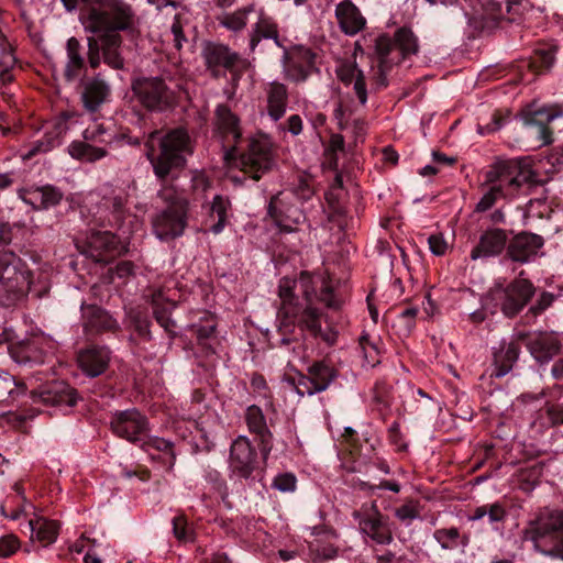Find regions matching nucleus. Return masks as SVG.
<instances>
[{
    "label": "nucleus",
    "instance_id": "obj_1",
    "mask_svg": "<svg viewBox=\"0 0 563 563\" xmlns=\"http://www.w3.org/2000/svg\"><path fill=\"white\" fill-rule=\"evenodd\" d=\"M146 157L152 165L153 173L161 181L158 198L165 202L166 208H176V205L188 208V201L179 195L174 181L186 167L187 158L194 153V143L184 128L170 129L167 132L155 130L145 141Z\"/></svg>",
    "mask_w": 563,
    "mask_h": 563
},
{
    "label": "nucleus",
    "instance_id": "obj_2",
    "mask_svg": "<svg viewBox=\"0 0 563 563\" xmlns=\"http://www.w3.org/2000/svg\"><path fill=\"white\" fill-rule=\"evenodd\" d=\"M86 32L98 35L103 62L114 69L124 67L120 47V31H129L134 26V13L130 5L121 1H112L106 7L91 8L81 15Z\"/></svg>",
    "mask_w": 563,
    "mask_h": 563
},
{
    "label": "nucleus",
    "instance_id": "obj_3",
    "mask_svg": "<svg viewBox=\"0 0 563 563\" xmlns=\"http://www.w3.org/2000/svg\"><path fill=\"white\" fill-rule=\"evenodd\" d=\"M10 229L0 223V307L11 308L21 302L30 291L31 272L8 245Z\"/></svg>",
    "mask_w": 563,
    "mask_h": 563
},
{
    "label": "nucleus",
    "instance_id": "obj_4",
    "mask_svg": "<svg viewBox=\"0 0 563 563\" xmlns=\"http://www.w3.org/2000/svg\"><path fill=\"white\" fill-rule=\"evenodd\" d=\"M523 541L543 556L563 560V510L544 508L526 523Z\"/></svg>",
    "mask_w": 563,
    "mask_h": 563
},
{
    "label": "nucleus",
    "instance_id": "obj_5",
    "mask_svg": "<svg viewBox=\"0 0 563 563\" xmlns=\"http://www.w3.org/2000/svg\"><path fill=\"white\" fill-rule=\"evenodd\" d=\"M418 38L411 29L402 26L394 36L383 34L376 38L375 51L378 56V69L374 76L377 89L388 86L387 73L393 66L400 64L407 57L418 53Z\"/></svg>",
    "mask_w": 563,
    "mask_h": 563
},
{
    "label": "nucleus",
    "instance_id": "obj_6",
    "mask_svg": "<svg viewBox=\"0 0 563 563\" xmlns=\"http://www.w3.org/2000/svg\"><path fill=\"white\" fill-rule=\"evenodd\" d=\"M533 174L525 170L516 159H496L485 173L483 186L500 188L504 199H511L521 194L532 183Z\"/></svg>",
    "mask_w": 563,
    "mask_h": 563
},
{
    "label": "nucleus",
    "instance_id": "obj_7",
    "mask_svg": "<svg viewBox=\"0 0 563 563\" xmlns=\"http://www.w3.org/2000/svg\"><path fill=\"white\" fill-rule=\"evenodd\" d=\"M238 165L253 180H260L277 168V153L271 140L265 135L250 137L239 155Z\"/></svg>",
    "mask_w": 563,
    "mask_h": 563
},
{
    "label": "nucleus",
    "instance_id": "obj_8",
    "mask_svg": "<svg viewBox=\"0 0 563 563\" xmlns=\"http://www.w3.org/2000/svg\"><path fill=\"white\" fill-rule=\"evenodd\" d=\"M200 54L206 69L213 78L225 76L227 71L233 78H240L251 67V62L247 58L242 57L223 43L206 41L201 45Z\"/></svg>",
    "mask_w": 563,
    "mask_h": 563
},
{
    "label": "nucleus",
    "instance_id": "obj_9",
    "mask_svg": "<svg viewBox=\"0 0 563 563\" xmlns=\"http://www.w3.org/2000/svg\"><path fill=\"white\" fill-rule=\"evenodd\" d=\"M322 313L311 303H301L296 308L291 316L284 317L279 321L278 329L283 334L292 333L298 327L301 331H307L313 338H320L322 341L332 345L336 342L338 332L331 328L322 330Z\"/></svg>",
    "mask_w": 563,
    "mask_h": 563
},
{
    "label": "nucleus",
    "instance_id": "obj_10",
    "mask_svg": "<svg viewBox=\"0 0 563 563\" xmlns=\"http://www.w3.org/2000/svg\"><path fill=\"white\" fill-rule=\"evenodd\" d=\"M131 88L137 101L148 111H165L175 101L174 91L159 76L137 77L133 79Z\"/></svg>",
    "mask_w": 563,
    "mask_h": 563
},
{
    "label": "nucleus",
    "instance_id": "obj_11",
    "mask_svg": "<svg viewBox=\"0 0 563 563\" xmlns=\"http://www.w3.org/2000/svg\"><path fill=\"white\" fill-rule=\"evenodd\" d=\"M536 288L526 278H516L507 286H497L490 290V298L504 316L514 318L533 297Z\"/></svg>",
    "mask_w": 563,
    "mask_h": 563
},
{
    "label": "nucleus",
    "instance_id": "obj_12",
    "mask_svg": "<svg viewBox=\"0 0 563 563\" xmlns=\"http://www.w3.org/2000/svg\"><path fill=\"white\" fill-rule=\"evenodd\" d=\"M77 247L82 254L97 263H109L123 251L117 235L110 231L96 230L89 231L81 244H77Z\"/></svg>",
    "mask_w": 563,
    "mask_h": 563
},
{
    "label": "nucleus",
    "instance_id": "obj_13",
    "mask_svg": "<svg viewBox=\"0 0 563 563\" xmlns=\"http://www.w3.org/2000/svg\"><path fill=\"white\" fill-rule=\"evenodd\" d=\"M110 426L115 435L134 444H140L150 432L147 417L135 408L117 411L111 418Z\"/></svg>",
    "mask_w": 563,
    "mask_h": 563
},
{
    "label": "nucleus",
    "instance_id": "obj_14",
    "mask_svg": "<svg viewBox=\"0 0 563 563\" xmlns=\"http://www.w3.org/2000/svg\"><path fill=\"white\" fill-rule=\"evenodd\" d=\"M188 208H164L152 219L153 233L161 241H169L184 234L187 227Z\"/></svg>",
    "mask_w": 563,
    "mask_h": 563
},
{
    "label": "nucleus",
    "instance_id": "obj_15",
    "mask_svg": "<svg viewBox=\"0 0 563 563\" xmlns=\"http://www.w3.org/2000/svg\"><path fill=\"white\" fill-rule=\"evenodd\" d=\"M229 467L233 474L250 478L258 467L257 452L250 439L239 435L230 446Z\"/></svg>",
    "mask_w": 563,
    "mask_h": 563
},
{
    "label": "nucleus",
    "instance_id": "obj_16",
    "mask_svg": "<svg viewBox=\"0 0 563 563\" xmlns=\"http://www.w3.org/2000/svg\"><path fill=\"white\" fill-rule=\"evenodd\" d=\"M268 214L275 224L285 232H294L305 221L302 210L292 203L291 195L279 192L272 197L268 205Z\"/></svg>",
    "mask_w": 563,
    "mask_h": 563
},
{
    "label": "nucleus",
    "instance_id": "obj_17",
    "mask_svg": "<svg viewBox=\"0 0 563 563\" xmlns=\"http://www.w3.org/2000/svg\"><path fill=\"white\" fill-rule=\"evenodd\" d=\"M80 87L82 106L89 112L98 111L111 96V85L102 74L82 79Z\"/></svg>",
    "mask_w": 563,
    "mask_h": 563
},
{
    "label": "nucleus",
    "instance_id": "obj_18",
    "mask_svg": "<svg viewBox=\"0 0 563 563\" xmlns=\"http://www.w3.org/2000/svg\"><path fill=\"white\" fill-rule=\"evenodd\" d=\"M518 339L525 341L530 354L539 363L549 362L561 350V342L552 332L519 333Z\"/></svg>",
    "mask_w": 563,
    "mask_h": 563
},
{
    "label": "nucleus",
    "instance_id": "obj_19",
    "mask_svg": "<svg viewBox=\"0 0 563 563\" xmlns=\"http://www.w3.org/2000/svg\"><path fill=\"white\" fill-rule=\"evenodd\" d=\"M82 137L88 142L104 146L106 148L117 146L123 142L133 145L140 144L137 139L132 140V137L125 133H119L111 122L95 121L85 129Z\"/></svg>",
    "mask_w": 563,
    "mask_h": 563
},
{
    "label": "nucleus",
    "instance_id": "obj_20",
    "mask_svg": "<svg viewBox=\"0 0 563 563\" xmlns=\"http://www.w3.org/2000/svg\"><path fill=\"white\" fill-rule=\"evenodd\" d=\"M358 526L362 533L378 544H389L394 540L388 518L379 512L376 503L372 504V512L360 518Z\"/></svg>",
    "mask_w": 563,
    "mask_h": 563
},
{
    "label": "nucleus",
    "instance_id": "obj_21",
    "mask_svg": "<svg viewBox=\"0 0 563 563\" xmlns=\"http://www.w3.org/2000/svg\"><path fill=\"white\" fill-rule=\"evenodd\" d=\"M507 241L508 236L504 229H488L479 235L477 244L470 253V257L472 261H477L498 256L505 250Z\"/></svg>",
    "mask_w": 563,
    "mask_h": 563
},
{
    "label": "nucleus",
    "instance_id": "obj_22",
    "mask_svg": "<svg viewBox=\"0 0 563 563\" xmlns=\"http://www.w3.org/2000/svg\"><path fill=\"white\" fill-rule=\"evenodd\" d=\"M543 244L541 235L522 232L509 241L507 254L514 262L527 263L537 256Z\"/></svg>",
    "mask_w": 563,
    "mask_h": 563
},
{
    "label": "nucleus",
    "instance_id": "obj_23",
    "mask_svg": "<svg viewBox=\"0 0 563 563\" xmlns=\"http://www.w3.org/2000/svg\"><path fill=\"white\" fill-rule=\"evenodd\" d=\"M245 422L249 431L260 438V450L263 460L266 461L273 449V433L267 427L263 410L256 405L249 406L245 411Z\"/></svg>",
    "mask_w": 563,
    "mask_h": 563
},
{
    "label": "nucleus",
    "instance_id": "obj_24",
    "mask_svg": "<svg viewBox=\"0 0 563 563\" xmlns=\"http://www.w3.org/2000/svg\"><path fill=\"white\" fill-rule=\"evenodd\" d=\"M263 40H272L276 46L283 47L277 23L272 16L261 10L257 21L252 25L249 33V51L251 54L256 52Z\"/></svg>",
    "mask_w": 563,
    "mask_h": 563
},
{
    "label": "nucleus",
    "instance_id": "obj_25",
    "mask_svg": "<svg viewBox=\"0 0 563 563\" xmlns=\"http://www.w3.org/2000/svg\"><path fill=\"white\" fill-rule=\"evenodd\" d=\"M37 397L45 405L67 408L74 407L78 400L76 389L64 382H54L41 387Z\"/></svg>",
    "mask_w": 563,
    "mask_h": 563
},
{
    "label": "nucleus",
    "instance_id": "obj_26",
    "mask_svg": "<svg viewBox=\"0 0 563 563\" xmlns=\"http://www.w3.org/2000/svg\"><path fill=\"white\" fill-rule=\"evenodd\" d=\"M81 311L84 328L89 334L117 332L120 329L118 321L99 306H82Z\"/></svg>",
    "mask_w": 563,
    "mask_h": 563
},
{
    "label": "nucleus",
    "instance_id": "obj_27",
    "mask_svg": "<svg viewBox=\"0 0 563 563\" xmlns=\"http://www.w3.org/2000/svg\"><path fill=\"white\" fill-rule=\"evenodd\" d=\"M110 351L103 346H90L78 353L77 362L80 369L90 377L104 373L109 365Z\"/></svg>",
    "mask_w": 563,
    "mask_h": 563
},
{
    "label": "nucleus",
    "instance_id": "obj_28",
    "mask_svg": "<svg viewBox=\"0 0 563 563\" xmlns=\"http://www.w3.org/2000/svg\"><path fill=\"white\" fill-rule=\"evenodd\" d=\"M216 120L219 131L225 136L231 135L234 141V145L224 155L225 159H231L236 154L238 144L242 140L240 120L227 104L217 106Z\"/></svg>",
    "mask_w": 563,
    "mask_h": 563
},
{
    "label": "nucleus",
    "instance_id": "obj_29",
    "mask_svg": "<svg viewBox=\"0 0 563 563\" xmlns=\"http://www.w3.org/2000/svg\"><path fill=\"white\" fill-rule=\"evenodd\" d=\"M335 18L340 30L350 36L361 32L366 24L365 18L351 0H343L336 4Z\"/></svg>",
    "mask_w": 563,
    "mask_h": 563
},
{
    "label": "nucleus",
    "instance_id": "obj_30",
    "mask_svg": "<svg viewBox=\"0 0 563 563\" xmlns=\"http://www.w3.org/2000/svg\"><path fill=\"white\" fill-rule=\"evenodd\" d=\"M86 70V58L82 46L76 37H69L66 42V60L63 77L66 82H74Z\"/></svg>",
    "mask_w": 563,
    "mask_h": 563
},
{
    "label": "nucleus",
    "instance_id": "obj_31",
    "mask_svg": "<svg viewBox=\"0 0 563 563\" xmlns=\"http://www.w3.org/2000/svg\"><path fill=\"white\" fill-rule=\"evenodd\" d=\"M520 346L515 342L503 341L493 353V371L490 377L500 378L507 375L518 361Z\"/></svg>",
    "mask_w": 563,
    "mask_h": 563
},
{
    "label": "nucleus",
    "instance_id": "obj_32",
    "mask_svg": "<svg viewBox=\"0 0 563 563\" xmlns=\"http://www.w3.org/2000/svg\"><path fill=\"white\" fill-rule=\"evenodd\" d=\"M265 93L267 114L277 122L285 115L288 106L287 87L282 82L273 81L265 88Z\"/></svg>",
    "mask_w": 563,
    "mask_h": 563
},
{
    "label": "nucleus",
    "instance_id": "obj_33",
    "mask_svg": "<svg viewBox=\"0 0 563 563\" xmlns=\"http://www.w3.org/2000/svg\"><path fill=\"white\" fill-rule=\"evenodd\" d=\"M23 199L35 209H48L62 201L63 192L54 186L46 185L27 190Z\"/></svg>",
    "mask_w": 563,
    "mask_h": 563
},
{
    "label": "nucleus",
    "instance_id": "obj_34",
    "mask_svg": "<svg viewBox=\"0 0 563 563\" xmlns=\"http://www.w3.org/2000/svg\"><path fill=\"white\" fill-rule=\"evenodd\" d=\"M69 155L78 161L95 163L108 156V150L87 140L73 141L68 146Z\"/></svg>",
    "mask_w": 563,
    "mask_h": 563
},
{
    "label": "nucleus",
    "instance_id": "obj_35",
    "mask_svg": "<svg viewBox=\"0 0 563 563\" xmlns=\"http://www.w3.org/2000/svg\"><path fill=\"white\" fill-rule=\"evenodd\" d=\"M297 287V280L284 277L279 280L278 296L282 300L280 308L278 310V320L280 321L284 317L291 316L295 313L296 308L301 305L295 296V288Z\"/></svg>",
    "mask_w": 563,
    "mask_h": 563
},
{
    "label": "nucleus",
    "instance_id": "obj_36",
    "mask_svg": "<svg viewBox=\"0 0 563 563\" xmlns=\"http://www.w3.org/2000/svg\"><path fill=\"white\" fill-rule=\"evenodd\" d=\"M307 372L320 393L327 390L339 376L338 369L324 361L312 363Z\"/></svg>",
    "mask_w": 563,
    "mask_h": 563
},
{
    "label": "nucleus",
    "instance_id": "obj_37",
    "mask_svg": "<svg viewBox=\"0 0 563 563\" xmlns=\"http://www.w3.org/2000/svg\"><path fill=\"white\" fill-rule=\"evenodd\" d=\"M563 115V111L560 107H549V108H541L539 110H536L532 113V117L530 120H527L528 123H538L540 137L543 141V144H550L552 143V132L548 129L545 125L547 123H550L554 119Z\"/></svg>",
    "mask_w": 563,
    "mask_h": 563
},
{
    "label": "nucleus",
    "instance_id": "obj_38",
    "mask_svg": "<svg viewBox=\"0 0 563 563\" xmlns=\"http://www.w3.org/2000/svg\"><path fill=\"white\" fill-rule=\"evenodd\" d=\"M231 210V201L228 197L216 195L210 206V218L217 217V222L210 227L213 234H219L227 225Z\"/></svg>",
    "mask_w": 563,
    "mask_h": 563
},
{
    "label": "nucleus",
    "instance_id": "obj_39",
    "mask_svg": "<svg viewBox=\"0 0 563 563\" xmlns=\"http://www.w3.org/2000/svg\"><path fill=\"white\" fill-rule=\"evenodd\" d=\"M339 77L345 84L353 82L354 92L360 103L364 106L367 101V89L363 70L358 69L356 65L349 66L339 71Z\"/></svg>",
    "mask_w": 563,
    "mask_h": 563
},
{
    "label": "nucleus",
    "instance_id": "obj_40",
    "mask_svg": "<svg viewBox=\"0 0 563 563\" xmlns=\"http://www.w3.org/2000/svg\"><path fill=\"white\" fill-rule=\"evenodd\" d=\"M254 12V4L240 8L233 12L219 15L218 22L221 26L232 32H240L245 29L249 21V14Z\"/></svg>",
    "mask_w": 563,
    "mask_h": 563
},
{
    "label": "nucleus",
    "instance_id": "obj_41",
    "mask_svg": "<svg viewBox=\"0 0 563 563\" xmlns=\"http://www.w3.org/2000/svg\"><path fill=\"white\" fill-rule=\"evenodd\" d=\"M29 525L32 530V536H35L43 545L46 547L55 542L59 529L56 521L38 518L36 520H30Z\"/></svg>",
    "mask_w": 563,
    "mask_h": 563
},
{
    "label": "nucleus",
    "instance_id": "obj_42",
    "mask_svg": "<svg viewBox=\"0 0 563 563\" xmlns=\"http://www.w3.org/2000/svg\"><path fill=\"white\" fill-rule=\"evenodd\" d=\"M433 537L443 550H454L460 545L467 547L470 543V537L467 534L461 536L455 527L438 529Z\"/></svg>",
    "mask_w": 563,
    "mask_h": 563
},
{
    "label": "nucleus",
    "instance_id": "obj_43",
    "mask_svg": "<svg viewBox=\"0 0 563 563\" xmlns=\"http://www.w3.org/2000/svg\"><path fill=\"white\" fill-rule=\"evenodd\" d=\"M64 132V124H57L53 131H47L45 133L44 139L38 140L34 144H32L30 150L23 155V158L30 159L37 153H46L51 151L53 147L60 143L59 139Z\"/></svg>",
    "mask_w": 563,
    "mask_h": 563
},
{
    "label": "nucleus",
    "instance_id": "obj_44",
    "mask_svg": "<svg viewBox=\"0 0 563 563\" xmlns=\"http://www.w3.org/2000/svg\"><path fill=\"white\" fill-rule=\"evenodd\" d=\"M486 516L490 525L503 523L507 518V510L500 503L486 504L475 507L468 515V520L477 521Z\"/></svg>",
    "mask_w": 563,
    "mask_h": 563
},
{
    "label": "nucleus",
    "instance_id": "obj_45",
    "mask_svg": "<svg viewBox=\"0 0 563 563\" xmlns=\"http://www.w3.org/2000/svg\"><path fill=\"white\" fill-rule=\"evenodd\" d=\"M345 152L344 137L341 134H332L329 143L324 148V161L323 166L331 170L339 169V157Z\"/></svg>",
    "mask_w": 563,
    "mask_h": 563
},
{
    "label": "nucleus",
    "instance_id": "obj_46",
    "mask_svg": "<svg viewBox=\"0 0 563 563\" xmlns=\"http://www.w3.org/2000/svg\"><path fill=\"white\" fill-rule=\"evenodd\" d=\"M126 317H128L130 327L133 328V330L136 332V334L142 340H144V341L152 340V333L150 330L151 320H150L146 311H144L140 308H131L126 312Z\"/></svg>",
    "mask_w": 563,
    "mask_h": 563
},
{
    "label": "nucleus",
    "instance_id": "obj_47",
    "mask_svg": "<svg viewBox=\"0 0 563 563\" xmlns=\"http://www.w3.org/2000/svg\"><path fill=\"white\" fill-rule=\"evenodd\" d=\"M126 197L124 194H115L103 198V206L110 211L108 219L110 225H119L125 214Z\"/></svg>",
    "mask_w": 563,
    "mask_h": 563
},
{
    "label": "nucleus",
    "instance_id": "obj_48",
    "mask_svg": "<svg viewBox=\"0 0 563 563\" xmlns=\"http://www.w3.org/2000/svg\"><path fill=\"white\" fill-rule=\"evenodd\" d=\"M555 53L556 47L553 45H548L536 49L533 59L530 63L531 69L537 73L550 69L554 64Z\"/></svg>",
    "mask_w": 563,
    "mask_h": 563
},
{
    "label": "nucleus",
    "instance_id": "obj_49",
    "mask_svg": "<svg viewBox=\"0 0 563 563\" xmlns=\"http://www.w3.org/2000/svg\"><path fill=\"white\" fill-rule=\"evenodd\" d=\"M140 446L145 451L156 450L158 452L167 453L169 455L170 464L175 461V453L173 450L174 443L169 440L156 435H150L148 432L146 433L145 439L141 441Z\"/></svg>",
    "mask_w": 563,
    "mask_h": 563
},
{
    "label": "nucleus",
    "instance_id": "obj_50",
    "mask_svg": "<svg viewBox=\"0 0 563 563\" xmlns=\"http://www.w3.org/2000/svg\"><path fill=\"white\" fill-rule=\"evenodd\" d=\"M394 515L399 521L409 526L415 519L420 517V504L418 500L410 499L396 508Z\"/></svg>",
    "mask_w": 563,
    "mask_h": 563
},
{
    "label": "nucleus",
    "instance_id": "obj_51",
    "mask_svg": "<svg viewBox=\"0 0 563 563\" xmlns=\"http://www.w3.org/2000/svg\"><path fill=\"white\" fill-rule=\"evenodd\" d=\"M288 383L291 384L294 387L296 394L299 397L307 396H313L316 394H319L320 391L317 390V387L312 379L309 377V374H299L297 378L292 377L288 379Z\"/></svg>",
    "mask_w": 563,
    "mask_h": 563
},
{
    "label": "nucleus",
    "instance_id": "obj_52",
    "mask_svg": "<svg viewBox=\"0 0 563 563\" xmlns=\"http://www.w3.org/2000/svg\"><path fill=\"white\" fill-rule=\"evenodd\" d=\"M360 347L362 350L363 357L368 365L375 366V365L379 364L380 361L378 357V355H379L378 347H377L376 343H374L369 340L368 334L361 335Z\"/></svg>",
    "mask_w": 563,
    "mask_h": 563
},
{
    "label": "nucleus",
    "instance_id": "obj_53",
    "mask_svg": "<svg viewBox=\"0 0 563 563\" xmlns=\"http://www.w3.org/2000/svg\"><path fill=\"white\" fill-rule=\"evenodd\" d=\"M156 322L172 336L176 334V322L170 318V309L166 306L153 309Z\"/></svg>",
    "mask_w": 563,
    "mask_h": 563
},
{
    "label": "nucleus",
    "instance_id": "obj_54",
    "mask_svg": "<svg viewBox=\"0 0 563 563\" xmlns=\"http://www.w3.org/2000/svg\"><path fill=\"white\" fill-rule=\"evenodd\" d=\"M499 199H504V196H501L500 188L488 186L487 191L484 192L483 197L477 202L475 211L485 212L489 210Z\"/></svg>",
    "mask_w": 563,
    "mask_h": 563
},
{
    "label": "nucleus",
    "instance_id": "obj_55",
    "mask_svg": "<svg viewBox=\"0 0 563 563\" xmlns=\"http://www.w3.org/2000/svg\"><path fill=\"white\" fill-rule=\"evenodd\" d=\"M20 549V541L14 534L0 538V558H10Z\"/></svg>",
    "mask_w": 563,
    "mask_h": 563
},
{
    "label": "nucleus",
    "instance_id": "obj_56",
    "mask_svg": "<svg viewBox=\"0 0 563 563\" xmlns=\"http://www.w3.org/2000/svg\"><path fill=\"white\" fill-rule=\"evenodd\" d=\"M296 477L290 473H284L277 475L272 486L282 493H289L296 489Z\"/></svg>",
    "mask_w": 563,
    "mask_h": 563
},
{
    "label": "nucleus",
    "instance_id": "obj_57",
    "mask_svg": "<svg viewBox=\"0 0 563 563\" xmlns=\"http://www.w3.org/2000/svg\"><path fill=\"white\" fill-rule=\"evenodd\" d=\"M101 46L99 40L96 37H88V64L91 68L99 67L101 63Z\"/></svg>",
    "mask_w": 563,
    "mask_h": 563
},
{
    "label": "nucleus",
    "instance_id": "obj_58",
    "mask_svg": "<svg viewBox=\"0 0 563 563\" xmlns=\"http://www.w3.org/2000/svg\"><path fill=\"white\" fill-rule=\"evenodd\" d=\"M302 58L307 62V66H294V70L296 71L295 79L297 81H303L310 74V69L313 65L314 54L307 49L302 53Z\"/></svg>",
    "mask_w": 563,
    "mask_h": 563
},
{
    "label": "nucleus",
    "instance_id": "obj_59",
    "mask_svg": "<svg viewBox=\"0 0 563 563\" xmlns=\"http://www.w3.org/2000/svg\"><path fill=\"white\" fill-rule=\"evenodd\" d=\"M297 285H299L302 290L306 303H311L312 298L316 296L311 276L308 273H301Z\"/></svg>",
    "mask_w": 563,
    "mask_h": 563
},
{
    "label": "nucleus",
    "instance_id": "obj_60",
    "mask_svg": "<svg viewBox=\"0 0 563 563\" xmlns=\"http://www.w3.org/2000/svg\"><path fill=\"white\" fill-rule=\"evenodd\" d=\"M13 488L21 498V505L12 509L9 514L5 512V508L3 507V512L5 514L7 517H10L11 519L15 520L20 518L21 514L26 512V508L31 507V504L26 500L25 496L23 495V488L20 484H14Z\"/></svg>",
    "mask_w": 563,
    "mask_h": 563
},
{
    "label": "nucleus",
    "instance_id": "obj_61",
    "mask_svg": "<svg viewBox=\"0 0 563 563\" xmlns=\"http://www.w3.org/2000/svg\"><path fill=\"white\" fill-rule=\"evenodd\" d=\"M429 249L433 255L442 256L448 250V243L442 234H432L428 238Z\"/></svg>",
    "mask_w": 563,
    "mask_h": 563
},
{
    "label": "nucleus",
    "instance_id": "obj_62",
    "mask_svg": "<svg viewBox=\"0 0 563 563\" xmlns=\"http://www.w3.org/2000/svg\"><path fill=\"white\" fill-rule=\"evenodd\" d=\"M15 387L14 377L4 373L0 375V402L4 401L10 396Z\"/></svg>",
    "mask_w": 563,
    "mask_h": 563
},
{
    "label": "nucleus",
    "instance_id": "obj_63",
    "mask_svg": "<svg viewBox=\"0 0 563 563\" xmlns=\"http://www.w3.org/2000/svg\"><path fill=\"white\" fill-rule=\"evenodd\" d=\"M174 536L180 541H188L189 534L187 531V521L183 516H176L173 519Z\"/></svg>",
    "mask_w": 563,
    "mask_h": 563
},
{
    "label": "nucleus",
    "instance_id": "obj_64",
    "mask_svg": "<svg viewBox=\"0 0 563 563\" xmlns=\"http://www.w3.org/2000/svg\"><path fill=\"white\" fill-rule=\"evenodd\" d=\"M547 416L552 426L563 424V404L548 406Z\"/></svg>",
    "mask_w": 563,
    "mask_h": 563
}]
</instances>
